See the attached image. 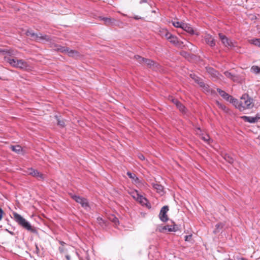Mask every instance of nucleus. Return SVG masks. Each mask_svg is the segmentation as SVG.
Segmentation results:
<instances>
[{"mask_svg": "<svg viewBox=\"0 0 260 260\" xmlns=\"http://www.w3.org/2000/svg\"><path fill=\"white\" fill-rule=\"evenodd\" d=\"M231 103L240 111L250 109L254 106L253 99L247 93L243 94L239 99L231 98Z\"/></svg>", "mask_w": 260, "mask_h": 260, "instance_id": "f257e3e1", "label": "nucleus"}, {"mask_svg": "<svg viewBox=\"0 0 260 260\" xmlns=\"http://www.w3.org/2000/svg\"><path fill=\"white\" fill-rule=\"evenodd\" d=\"M129 193L134 199L138 202L142 206H145L149 209L151 208V204L147 198L140 194L137 190H132L129 191Z\"/></svg>", "mask_w": 260, "mask_h": 260, "instance_id": "f03ea898", "label": "nucleus"}, {"mask_svg": "<svg viewBox=\"0 0 260 260\" xmlns=\"http://www.w3.org/2000/svg\"><path fill=\"white\" fill-rule=\"evenodd\" d=\"M14 220L20 225L28 231H31L32 228L30 223L17 213H13Z\"/></svg>", "mask_w": 260, "mask_h": 260, "instance_id": "7ed1b4c3", "label": "nucleus"}, {"mask_svg": "<svg viewBox=\"0 0 260 260\" xmlns=\"http://www.w3.org/2000/svg\"><path fill=\"white\" fill-rule=\"evenodd\" d=\"M219 37L221 41L222 44L225 47L232 48V47H234L235 46V42L228 39L225 36L222 35L221 33H219Z\"/></svg>", "mask_w": 260, "mask_h": 260, "instance_id": "20e7f679", "label": "nucleus"}, {"mask_svg": "<svg viewBox=\"0 0 260 260\" xmlns=\"http://www.w3.org/2000/svg\"><path fill=\"white\" fill-rule=\"evenodd\" d=\"M169 211V208L167 206H164L160 210L159 217L161 221L166 222L168 220L169 218L167 214Z\"/></svg>", "mask_w": 260, "mask_h": 260, "instance_id": "39448f33", "label": "nucleus"}, {"mask_svg": "<svg viewBox=\"0 0 260 260\" xmlns=\"http://www.w3.org/2000/svg\"><path fill=\"white\" fill-rule=\"evenodd\" d=\"M11 51L14 54H7L4 56V59L6 61L8 62L12 67L16 68V66L17 64V61H18V59H14L10 58L11 56L15 55H16L15 52H14L13 50H11Z\"/></svg>", "mask_w": 260, "mask_h": 260, "instance_id": "423d86ee", "label": "nucleus"}, {"mask_svg": "<svg viewBox=\"0 0 260 260\" xmlns=\"http://www.w3.org/2000/svg\"><path fill=\"white\" fill-rule=\"evenodd\" d=\"M57 50L62 53L68 54L69 56H74L77 55V52L75 50L70 49L68 48L64 47L59 46L57 48Z\"/></svg>", "mask_w": 260, "mask_h": 260, "instance_id": "0eeeda50", "label": "nucleus"}, {"mask_svg": "<svg viewBox=\"0 0 260 260\" xmlns=\"http://www.w3.org/2000/svg\"><path fill=\"white\" fill-rule=\"evenodd\" d=\"M28 174L34 177L42 179H44L43 175L37 170H35L32 168L28 169Z\"/></svg>", "mask_w": 260, "mask_h": 260, "instance_id": "6e6552de", "label": "nucleus"}, {"mask_svg": "<svg viewBox=\"0 0 260 260\" xmlns=\"http://www.w3.org/2000/svg\"><path fill=\"white\" fill-rule=\"evenodd\" d=\"M206 70L208 73L211 76V77L213 79L216 80L220 78L221 75L214 69L209 67L208 68H207Z\"/></svg>", "mask_w": 260, "mask_h": 260, "instance_id": "1a4fd4ad", "label": "nucleus"}, {"mask_svg": "<svg viewBox=\"0 0 260 260\" xmlns=\"http://www.w3.org/2000/svg\"><path fill=\"white\" fill-rule=\"evenodd\" d=\"M241 118L245 122L253 123L257 122V120L260 119V116H257V115L255 117L243 116L241 117Z\"/></svg>", "mask_w": 260, "mask_h": 260, "instance_id": "9d476101", "label": "nucleus"}, {"mask_svg": "<svg viewBox=\"0 0 260 260\" xmlns=\"http://www.w3.org/2000/svg\"><path fill=\"white\" fill-rule=\"evenodd\" d=\"M182 29L191 35L196 34L198 35V34L194 30L193 28L189 24L184 23Z\"/></svg>", "mask_w": 260, "mask_h": 260, "instance_id": "9b49d317", "label": "nucleus"}, {"mask_svg": "<svg viewBox=\"0 0 260 260\" xmlns=\"http://www.w3.org/2000/svg\"><path fill=\"white\" fill-rule=\"evenodd\" d=\"M205 40L207 44L211 47H213L215 45V41L213 37L209 34L206 35L205 36Z\"/></svg>", "mask_w": 260, "mask_h": 260, "instance_id": "f8f14e48", "label": "nucleus"}, {"mask_svg": "<svg viewBox=\"0 0 260 260\" xmlns=\"http://www.w3.org/2000/svg\"><path fill=\"white\" fill-rule=\"evenodd\" d=\"M27 36L30 35L32 37L35 36L36 37V39L37 40V41H41V40H47L48 39V37L47 36H46V35H43L41 34L35 35V34H31V33H30L29 32H27Z\"/></svg>", "mask_w": 260, "mask_h": 260, "instance_id": "ddd939ff", "label": "nucleus"}, {"mask_svg": "<svg viewBox=\"0 0 260 260\" xmlns=\"http://www.w3.org/2000/svg\"><path fill=\"white\" fill-rule=\"evenodd\" d=\"M28 67L27 62L24 60L22 59H18V61H17V64L16 66V68L26 69Z\"/></svg>", "mask_w": 260, "mask_h": 260, "instance_id": "4468645a", "label": "nucleus"}, {"mask_svg": "<svg viewBox=\"0 0 260 260\" xmlns=\"http://www.w3.org/2000/svg\"><path fill=\"white\" fill-rule=\"evenodd\" d=\"M127 175L132 179L133 183L136 184H138L140 182L139 178L136 176V175L135 174L131 173L129 172H127Z\"/></svg>", "mask_w": 260, "mask_h": 260, "instance_id": "2eb2a0df", "label": "nucleus"}, {"mask_svg": "<svg viewBox=\"0 0 260 260\" xmlns=\"http://www.w3.org/2000/svg\"><path fill=\"white\" fill-rule=\"evenodd\" d=\"M217 91L220 94V95L224 99H226L227 101H229L231 103V98L233 97L231 95H229L226 93L224 91H223L219 88L217 89Z\"/></svg>", "mask_w": 260, "mask_h": 260, "instance_id": "dca6fc26", "label": "nucleus"}, {"mask_svg": "<svg viewBox=\"0 0 260 260\" xmlns=\"http://www.w3.org/2000/svg\"><path fill=\"white\" fill-rule=\"evenodd\" d=\"M101 19L103 20L105 24L107 25H111L115 22V20L111 18L103 17Z\"/></svg>", "mask_w": 260, "mask_h": 260, "instance_id": "f3484780", "label": "nucleus"}, {"mask_svg": "<svg viewBox=\"0 0 260 260\" xmlns=\"http://www.w3.org/2000/svg\"><path fill=\"white\" fill-rule=\"evenodd\" d=\"M153 187L155 189L158 193L160 195H162L164 193L163 187L158 184H153Z\"/></svg>", "mask_w": 260, "mask_h": 260, "instance_id": "a211bd4d", "label": "nucleus"}, {"mask_svg": "<svg viewBox=\"0 0 260 260\" xmlns=\"http://www.w3.org/2000/svg\"><path fill=\"white\" fill-rule=\"evenodd\" d=\"M169 41L175 46H177L179 44V41L177 37L174 35H173L171 39L169 40Z\"/></svg>", "mask_w": 260, "mask_h": 260, "instance_id": "6ab92c4d", "label": "nucleus"}, {"mask_svg": "<svg viewBox=\"0 0 260 260\" xmlns=\"http://www.w3.org/2000/svg\"><path fill=\"white\" fill-rule=\"evenodd\" d=\"M10 148L13 151L17 153H20L22 151V148L19 145L11 146Z\"/></svg>", "mask_w": 260, "mask_h": 260, "instance_id": "aec40b11", "label": "nucleus"}, {"mask_svg": "<svg viewBox=\"0 0 260 260\" xmlns=\"http://www.w3.org/2000/svg\"><path fill=\"white\" fill-rule=\"evenodd\" d=\"M216 104L220 109L222 110L225 112L228 113L229 112V109L228 108H226V106H224V105L222 104L219 102H216Z\"/></svg>", "mask_w": 260, "mask_h": 260, "instance_id": "412c9836", "label": "nucleus"}, {"mask_svg": "<svg viewBox=\"0 0 260 260\" xmlns=\"http://www.w3.org/2000/svg\"><path fill=\"white\" fill-rule=\"evenodd\" d=\"M175 105L181 112H184L185 110V107L182 105L179 101H175Z\"/></svg>", "mask_w": 260, "mask_h": 260, "instance_id": "4be33fe9", "label": "nucleus"}, {"mask_svg": "<svg viewBox=\"0 0 260 260\" xmlns=\"http://www.w3.org/2000/svg\"><path fill=\"white\" fill-rule=\"evenodd\" d=\"M251 44H253L256 46L260 47V39H253L249 41Z\"/></svg>", "mask_w": 260, "mask_h": 260, "instance_id": "5701e85b", "label": "nucleus"}, {"mask_svg": "<svg viewBox=\"0 0 260 260\" xmlns=\"http://www.w3.org/2000/svg\"><path fill=\"white\" fill-rule=\"evenodd\" d=\"M172 25L176 28H181L183 26L184 23L182 22L173 21L172 22Z\"/></svg>", "mask_w": 260, "mask_h": 260, "instance_id": "b1692460", "label": "nucleus"}, {"mask_svg": "<svg viewBox=\"0 0 260 260\" xmlns=\"http://www.w3.org/2000/svg\"><path fill=\"white\" fill-rule=\"evenodd\" d=\"M109 219L111 221H112L116 225H118L119 224V221L118 219L114 215H111L109 217Z\"/></svg>", "mask_w": 260, "mask_h": 260, "instance_id": "393cba45", "label": "nucleus"}, {"mask_svg": "<svg viewBox=\"0 0 260 260\" xmlns=\"http://www.w3.org/2000/svg\"><path fill=\"white\" fill-rule=\"evenodd\" d=\"M251 72L255 74L259 73L260 72V68L256 66H253L251 68Z\"/></svg>", "mask_w": 260, "mask_h": 260, "instance_id": "a878e982", "label": "nucleus"}, {"mask_svg": "<svg viewBox=\"0 0 260 260\" xmlns=\"http://www.w3.org/2000/svg\"><path fill=\"white\" fill-rule=\"evenodd\" d=\"M201 138L203 140H204L205 142H206L208 143H210V137L208 135L202 134L201 136Z\"/></svg>", "mask_w": 260, "mask_h": 260, "instance_id": "bb28decb", "label": "nucleus"}, {"mask_svg": "<svg viewBox=\"0 0 260 260\" xmlns=\"http://www.w3.org/2000/svg\"><path fill=\"white\" fill-rule=\"evenodd\" d=\"M224 159L226 161L228 162L230 164H233L234 162V159L233 157H231L229 155L225 154L224 157Z\"/></svg>", "mask_w": 260, "mask_h": 260, "instance_id": "cd10ccee", "label": "nucleus"}, {"mask_svg": "<svg viewBox=\"0 0 260 260\" xmlns=\"http://www.w3.org/2000/svg\"><path fill=\"white\" fill-rule=\"evenodd\" d=\"M167 229L169 232H175L177 231V225L174 224L172 225H167Z\"/></svg>", "mask_w": 260, "mask_h": 260, "instance_id": "c85d7f7f", "label": "nucleus"}, {"mask_svg": "<svg viewBox=\"0 0 260 260\" xmlns=\"http://www.w3.org/2000/svg\"><path fill=\"white\" fill-rule=\"evenodd\" d=\"M72 198L77 203L80 204L84 198L78 196H73Z\"/></svg>", "mask_w": 260, "mask_h": 260, "instance_id": "c756f323", "label": "nucleus"}, {"mask_svg": "<svg viewBox=\"0 0 260 260\" xmlns=\"http://www.w3.org/2000/svg\"><path fill=\"white\" fill-rule=\"evenodd\" d=\"M80 204H81V206L84 208H86L89 207L88 203L87 200L85 198H83L81 203Z\"/></svg>", "mask_w": 260, "mask_h": 260, "instance_id": "7c9ffc66", "label": "nucleus"}, {"mask_svg": "<svg viewBox=\"0 0 260 260\" xmlns=\"http://www.w3.org/2000/svg\"><path fill=\"white\" fill-rule=\"evenodd\" d=\"M142 60L143 62L148 66H151L154 64V62L152 60L144 58H143Z\"/></svg>", "mask_w": 260, "mask_h": 260, "instance_id": "2f4dec72", "label": "nucleus"}, {"mask_svg": "<svg viewBox=\"0 0 260 260\" xmlns=\"http://www.w3.org/2000/svg\"><path fill=\"white\" fill-rule=\"evenodd\" d=\"M172 36L173 35L169 32L168 30H165V34L164 36L166 37L167 40L169 41V40L171 39Z\"/></svg>", "mask_w": 260, "mask_h": 260, "instance_id": "473e14b6", "label": "nucleus"}, {"mask_svg": "<svg viewBox=\"0 0 260 260\" xmlns=\"http://www.w3.org/2000/svg\"><path fill=\"white\" fill-rule=\"evenodd\" d=\"M0 53H2L4 56L7 54H10L11 53L14 54V53L11 51V49L4 50L0 49Z\"/></svg>", "mask_w": 260, "mask_h": 260, "instance_id": "72a5a7b5", "label": "nucleus"}, {"mask_svg": "<svg viewBox=\"0 0 260 260\" xmlns=\"http://www.w3.org/2000/svg\"><path fill=\"white\" fill-rule=\"evenodd\" d=\"M224 75H225L226 77H227L228 78H231V79H232L233 80V76L231 74V73H230L229 72H224Z\"/></svg>", "mask_w": 260, "mask_h": 260, "instance_id": "f704fd0d", "label": "nucleus"}, {"mask_svg": "<svg viewBox=\"0 0 260 260\" xmlns=\"http://www.w3.org/2000/svg\"><path fill=\"white\" fill-rule=\"evenodd\" d=\"M199 84H200V86L201 87H203V89H204V91H207V87L206 86V85H205V84H204V83H202V82H200V83H199Z\"/></svg>", "mask_w": 260, "mask_h": 260, "instance_id": "c9c22d12", "label": "nucleus"}, {"mask_svg": "<svg viewBox=\"0 0 260 260\" xmlns=\"http://www.w3.org/2000/svg\"><path fill=\"white\" fill-rule=\"evenodd\" d=\"M97 220H98V223L101 224V225H102L103 223H104V220H103V219L101 217H99L97 218Z\"/></svg>", "mask_w": 260, "mask_h": 260, "instance_id": "e433bc0d", "label": "nucleus"}, {"mask_svg": "<svg viewBox=\"0 0 260 260\" xmlns=\"http://www.w3.org/2000/svg\"><path fill=\"white\" fill-rule=\"evenodd\" d=\"M166 230H168L167 225L164 226L159 229V231L160 232H164Z\"/></svg>", "mask_w": 260, "mask_h": 260, "instance_id": "4c0bfd02", "label": "nucleus"}, {"mask_svg": "<svg viewBox=\"0 0 260 260\" xmlns=\"http://www.w3.org/2000/svg\"><path fill=\"white\" fill-rule=\"evenodd\" d=\"M165 30H167V29L166 28H161L160 30H159V33H160V35L162 36H164V34H165Z\"/></svg>", "mask_w": 260, "mask_h": 260, "instance_id": "58836bf2", "label": "nucleus"}, {"mask_svg": "<svg viewBox=\"0 0 260 260\" xmlns=\"http://www.w3.org/2000/svg\"><path fill=\"white\" fill-rule=\"evenodd\" d=\"M4 214V211L3 209L0 207V220H2Z\"/></svg>", "mask_w": 260, "mask_h": 260, "instance_id": "ea45409f", "label": "nucleus"}, {"mask_svg": "<svg viewBox=\"0 0 260 260\" xmlns=\"http://www.w3.org/2000/svg\"><path fill=\"white\" fill-rule=\"evenodd\" d=\"M192 237V235H186L185 236V241H188L189 240V239H190Z\"/></svg>", "mask_w": 260, "mask_h": 260, "instance_id": "a19ab883", "label": "nucleus"}, {"mask_svg": "<svg viewBox=\"0 0 260 260\" xmlns=\"http://www.w3.org/2000/svg\"><path fill=\"white\" fill-rule=\"evenodd\" d=\"M58 124L60 126L63 127L64 125V122L63 121L58 120Z\"/></svg>", "mask_w": 260, "mask_h": 260, "instance_id": "79ce46f5", "label": "nucleus"}, {"mask_svg": "<svg viewBox=\"0 0 260 260\" xmlns=\"http://www.w3.org/2000/svg\"><path fill=\"white\" fill-rule=\"evenodd\" d=\"M139 157L142 160H144L145 159V157L143 155H140L139 156Z\"/></svg>", "mask_w": 260, "mask_h": 260, "instance_id": "37998d69", "label": "nucleus"}, {"mask_svg": "<svg viewBox=\"0 0 260 260\" xmlns=\"http://www.w3.org/2000/svg\"><path fill=\"white\" fill-rule=\"evenodd\" d=\"M172 102L175 105V101H177V100L176 99H172L171 100Z\"/></svg>", "mask_w": 260, "mask_h": 260, "instance_id": "c03bdc74", "label": "nucleus"}, {"mask_svg": "<svg viewBox=\"0 0 260 260\" xmlns=\"http://www.w3.org/2000/svg\"><path fill=\"white\" fill-rule=\"evenodd\" d=\"M147 0H141L140 3H146Z\"/></svg>", "mask_w": 260, "mask_h": 260, "instance_id": "a18cd8bd", "label": "nucleus"}, {"mask_svg": "<svg viewBox=\"0 0 260 260\" xmlns=\"http://www.w3.org/2000/svg\"><path fill=\"white\" fill-rule=\"evenodd\" d=\"M66 258H67V260H70V256H69V255H67L66 256Z\"/></svg>", "mask_w": 260, "mask_h": 260, "instance_id": "49530a36", "label": "nucleus"}, {"mask_svg": "<svg viewBox=\"0 0 260 260\" xmlns=\"http://www.w3.org/2000/svg\"><path fill=\"white\" fill-rule=\"evenodd\" d=\"M134 18H135V19H140V18H139V17H138V16H135V17H134Z\"/></svg>", "mask_w": 260, "mask_h": 260, "instance_id": "de8ad7c7", "label": "nucleus"}, {"mask_svg": "<svg viewBox=\"0 0 260 260\" xmlns=\"http://www.w3.org/2000/svg\"><path fill=\"white\" fill-rule=\"evenodd\" d=\"M60 243L62 245H64V243L63 242H62V241H60Z\"/></svg>", "mask_w": 260, "mask_h": 260, "instance_id": "09e8293b", "label": "nucleus"}, {"mask_svg": "<svg viewBox=\"0 0 260 260\" xmlns=\"http://www.w3.org/2000/svg\"><path fill=\"white\" fill-rule=\"evenodd\" d=\"M59 250L61 252H63V249L62 248H59Z\"/></svg>", "mask_w": 260, "mask_h": 260, "instance_id": "8fccbe9b", "label": "nucleus"}, {"mask_svg": "<svg viewBox=\"0 0 260 260\" xmlns=\"http://www.w3.org/2000/svg\"><path fill=\"white\" fill-rule=\"evenodd\" d=\"M197 129L199 131H201L200 130V128H198Z\"/></svg>", "mask_w": 260, "mask_h": 260, "instance_id": "3c124183", "label": "nucleus"}]
</instances>
